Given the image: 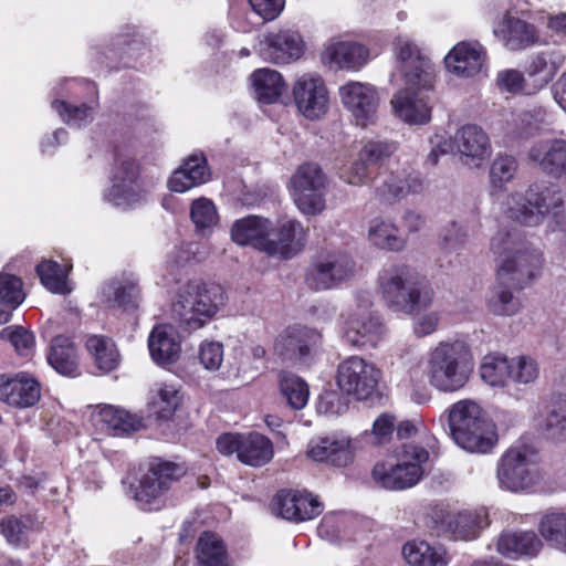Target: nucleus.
I'll list each match as a JSON object with an SVG mask.
<instances>
[{
    "instance_id": "f257e3e1",
    "label": "nucleus",
    "mask_w": 566,
    "mask_h": 566,
    "mask_svg": "<svg viewBox=\"0 0 566 566\" xmlns=\"http://www.w3.org/2000/svg\"><path fill=\"white\" fill-rule=\"evenodd\" d=\"M497 266V279L486 295L488 310L497 316H513L522 307L514 289L535 277L543 264L542 252L516 230L500 229L490 241Z\"/></svg>"
},
{
    "instance_id": "f03ea898",
    "label": "nucleus",
    "mask_w": 566,
    "mask_h": 566,
    "mask_svg": "<svg viewBox=\"0 0 566 566\" xmlns=\"http://www.w3.org/2000/svg\"><path fill=\"white\" fill-rule=\"evenodd\" d=\"M565 200L560 188L549 181H538L528 186L524 193L514 192L507 197V218L527 227H536L552 214L548 227L566 223Z\"/></svg>"
},
{
    "instance_id": "7ed1b4c3",
    "label": "nucleus",
    "mask_w": 566,
    "mask_h": 566,
    "mask_svg": "<svg viewBox=\"0 0 566 566\" xmlns=\"http://www.w3.org/2000/svg\"><path fill=\"white\" fill-rule=\"evenodd\" d=\"M473 363L469 347L460 340L438 343L427 355L424 374L439 392L453 394L470 380Z\"/></svg>"
},
{
    "instance_id": "20e7f679",
    "label": "nucleus",
    "mask_w": 566,
    "mask_h": 566,
    "mask_svg": "<svg viewBox=\"0 0 566 566\" xmlns=\"http://www.w3.org/2000/svg\"><path fill=\"white\" fill-rule=\"evenodd\" d=\"M378 286L386 305L397 313H419L433 302L432 289L405 264L385 266L378 275Z\"/></svg>"
},
{
    "instance_id": "39448f33",
    "label": "nucleus",
    "mask_w": 566,
    "mask_h": 566,
    "mask_svg": "<svg viewBox=\"0 0 566 566\" xmlns=\"http://www.w3.org/2000/svg\"><path fill=\"white\" fill-rule=\"evenodd\" d=\"M449 428L453 441L471 453H488L497 442L495 426L479 403L464 399L449 408Z\"/></svg>"
},
{
    "instance_id": "423d86ee",
    "label": "nucleus",
    "mask_w": 566,
    "mask_h": 566,
    "mask_svg": "<svg viewBox=\"0 0 566 566\" xmlns=\"http://www.w3.org/2000/svg\"><path fill=\"white\" fill-rule=\"evenodd\" d=\"M224 304L221 286L190 281L184 285L172 303V315L187 331L202 328Z\"/></svg>"
},
{
    "instance_id": "0eeeda50",
    "label": "nucleus",
    "mask_w": 566,
    "mask_h": 566,
    "mask_svg": "<svg viewBox=\"0 0 566 566\" xmlns=\"http://www.w3.org/2000/svg\"><path fill=\"white\" fill-rule=\"evenodd\" d=\"M537 450L527 443L517 442L500 458L496 478L502 489L525 491L541 480Z\"/></svg>"
},
{
    "instance_id": "6e6552de",
    "label": "nucleus",
    "mask_w": 566,
    "mask_h": 566,
    "mask_svg": "<svg viewBox=\"0 0 566 566\" xmlns=\"http://www.w3.org/2000/svg\"><path fill=\"white\" fill-rule=\"evenodd\" d=\"M429 459V452L411 443L405 444L401 459L396 462H377L373 469L374 481L390 491H402L417 485L423 476L422 464Z\"/></svg>"
},
{
    "instance_id": "1a4fd4ad",
    "label": "nucleus",
    "mask_w": 566,
    "mask_h": 566,
    "mask_svg": "<svg viewBox=\"0 0 566 566\" xmlns=\"http://www.w3.org/2000/svg\"><path fill=\"white\" fill-rule=\"evenodd\" d=\"M291 193L297 209L305 216H317L326 207V176L316 164L301 165L291 178Z\"/></svg>"
},
{
    "instance_id": "9d476101",
    "label": "nucleus",
    "mask_w": 566,
    "mask_h": 566,
    "mask_svg": "<svg viewBox=\"0 0 566 566\" xmlns=\"http://www.w3.org/2000/svg\"><path fill=\"white\" fill-rule=\"evenodd\" d=\"M182 474L184 469L180 465L155 459L142 475L134 499L143 510L158 509L161 497Z\"/></svg>"
},
{
    "instance_id": "9b49d317",
    "label": "nucleus",
    "mask_w": 566,
    "mask_h": 566,
    "mask_svg": "<svg viewBox=\"0 0 566 566\" xmlns=\"http://www.w3.org/2000/svg\"><path fill=\"white\" fill-rule=\"evenodd\" d=\"M380 377L381 371L373 363L350 356L339 363L336 382L342 392L364 400L376 391Z\"/></svg>"
},
{
    "instance_id": "f8f14e48",
    "label": "nucleus",
    "mask_w": 566,
    "mask_h": 566,
    "mask_svg": "<svg viewBox=\"0 0 566 566\" xmlns=\"http://www.w3.org/2000/svg\"><path fill=\"white\" fill-rule=\"evenodd\" d=\"M144 197L138 164L129 157H116L111 172V187L105 193V199L115 207L127 208Z\"/></svg>"
},
{
    "instance_id": "ddd939ff",
    "label": "nucleus",
    "mask_w": 566,
    "mask_h": 566,
    "mask_svg": "<svg viewBox=\"0 0 566 566\" xmlns=\"http://www.w3.org/2000/svg\"><path fill=\"white\" fill-rule=\"evenodd\" d=\"M394 51L398 70L405 83H417L422 87H432L434 74L432 65L418 44L408 35L400 34L394 40Z\"/></svg>"
},
{
    "instance_id": "4468645a",
    "label": "nucleus",
    "mask_w": 566,
    "mask_h": 566,
    "mask_svg": "<svg viewBox=\"0 0 566 566\" xmlns=\"http://www.w3.org/2000/svg\"><path fill=\"white\" fill-rule=\"evenodd\" d=\"M322 344V334L307 326L286 328L276 339L275 353L294 365H308Z\"/></svg>"
},
{
    "instance_id": "2eb2a0df",
    "label": "nucleus",
    "mask_w": 566,
    "mask_h": 566,
    "mask_svg": "<svg viewBox=\"0 0 566 566\" xmlns=\"http://www.w3.org/2000/svg\"><path fill=\"white\" fill-rule=\"evenodd\" d=\"M432 88L433 86L422 87L417 83H405V86L397 91L390 101L395 116L409 125L422 126L430 123Z\"/></svg>"
},
{
    "instance_id": "dca6fc26",
    "label": "nucleus",
    "mask_w": 566,
    "mask_h": 566,
    "mask_svg": "<svg viewBox=\"0 0 566 566\" xmlns=\"http://www.w3.org/2000/svg\"><path fill=\"white\" fill-rule=\"evenodd\" d=\"M293 97L300 113L307 119H318L329 105L328 90L317 74H303L293 86Z\"/></svg>"
},
{
    "instance_id": "f3484780",
    "label": "nucleus",
    "mask_w": 566,
    "mask_h": 566,
    "mask_svg": "<svg viewBox=\"0 0 566 566\" xmlns=\"http://www.w3.org/2000/svg\"><path fill=\"white\" fill-rule=\"evenodd\" d=\"M259 45L262 59L274 64L295 62L301 59L305 49L301 34L289 29L263 34Z\"/></svg>"
},
{
    "instance_id": "a211bd4d",
    "label": "nucleus",
    "mask_w": 566,
    "mask_h": 566,
    "mask_svg": "<svg viewBox=\"0 0 566 566\" xmlns=\"http://www.w3.org/2000/svg\"><path fill=\"white\" fill-rule=\"evenodd\" d=\"M344 106L352 113L356 124L366 127L375 123L379 105L376 88L361 82H348L339 87Z\"/></svg>"
},
{
    "instance_id": "6ab92c4d",
    "label": "nucleus",
    "mask_w": 566,
    "mask_h": 566,
    "mask_svg": "<svg viewBox=\"0 0 566 566\" xmlns=\"http://www.w3.org/2000/svg\"><path fill=\"white\" fill-rule=\"evenodd\" d=\"M306 455L317 463L345 468L354 461L355 447L348 436L331 434L310 440Z\"/></svg>"
},
{
    "instance_id": "aec40b11",
    "label": "nucleus",
    "mask_w": 566,
    "mask_h": 566,
    "mask_svg": "<svg viewBox=\"0 0 566 566\" xmlns=\"http://www.w3.org/2000/svg\"><path fill=\"white\" fill-rule=\"evenodd\" d=\"M453 144L461 161L469 167L479 168L492 154L489 135L476 124H465L454 134Z\"/></svg>"
},
{
    "instance_id": "412c9836",
    "label": "nucleus",
    "mask_w": 566,
    "mask_h": 566,
    "mask_svg": "<svg viewBox=\"0 0 566 566\" xmlns=\"http://www.w3.org/2000/svg\"><path fill=\"white\" fill-rule=\"evenodd\" d=\"M353 273V260L344 253H333L317 260L306 275V283L316 291L328 290Z\"/></svg>"
},
{
    "instance_id": "4be33fe9",
    "label": "nucleus",
    "mask_w": 566,
    "mask_h": 566,
    "mask_svg": "<svg viewBox=\"0 0 566 566\" xmlns=\"http://www.w3.org/2000/svg\"><path fill=\"white\" fill-rule=\"evenodd\" d=\"M385 334L378 315L358 308L345 322L344 339L354 347H376Z\"/></svg>"
},
{
    "instance_id": "5701e85b",
    "label": "nucleus",
    "mask_w": 566,
    "mask_h": 566,
    "mask_svg": "<svg viewBox=\"0 0 566 566\" xmlns=\"http://www.w3.org/2000/svg\"><path fill=\"white\" fill-rule=\"evenodd\" d=\"M493 34L510 51H522L539 41L535 25L512 15L510 11L494 24Z\"/></svg>"
},
{
    "instance_id": "b1692460",
    "label": "nucleus",
    "mask_w": 566,
    "mask_h": 566,
    "mask_svg": "<svg viewBox=\"0 0 566 566\" xmlns=\"http://www.w3.org/2000/svg\"><path fill=\"white\" fill-rule=\"evenodd\" d=\"M41 398L40 384L32 376L19 373L0 376V401L19 409L31 408Z\"/></svg>"
},
{
    "instance_id": "393cba45",
    "label": "nucleus",
    "mask_w": 566,
    "mask_h": 566,
    "mask_svg": "<svg viewBox=\"0 0 566 566\" xmlns=\"http://www.w3.org/2000/svg\"><path fill=\"white\" fill-rule=\"evenodd\" d=\"M277 514L293 522L315 518L323 511L322 503L307 492L282 490L274 497Z\"/></svg>"
},
{
    "instance_id": "a878e982",
    "label": "nucleus",
    "mask_w": 566,
    "mask_h": 566,
    "mask_svg": "<svg viewBox=\"0 0 566 566\" xmlns=\"http://www.w3.org/2000/svg\"><path fill=\"white\" fill-rule=\"evenodd\" d=\"M96 430L109 436H127L142 429V419L112 405H98L91 413Z\"/></svg>"
},
{
    "instance_id": "bb28decb",
    "label": "nucleus",
    "mask_w": 566,
    "mask_h": 566,
    "mask_svg": "<svg viewBox=\"0 0 566 566\" xmlns=\"http://www.w3.org/2000/svg\"><path fill=\"white\" fill-rule=\"evenodd\" d=\"M448 70L463 77H473L486 65V51L478 41H462L444 59Z\"/></svg>"
},
{
    "instance_id": "cd10ccee",
    "label": "nucleus",
    "mask_w": 566,
    "mask_h": 566,
    "mask_svg": "<svg viewBox=\"0 0 566 566\" xmlns=\"http://www.w3.org/2000/svg\"><path fill=\"white\" fill-rule=\"evenodd\" d=\"M305 229L294 219L282 221L273 226V234L269 237L265 254L280 259H291L297 254L305 244Z\"/></svg>"
},
{
    "instance_id": "c85d7f7f",
    "label": "nucleus",
    "mask_w": 566,
    "mask_h": 566,
    "mask_svg": "<svg viewBox=\"0 0 566 566\" xmlns=\"http://www.w3.org/2000/svg\"><path fill=\"white\" fill-rule=\"evenodd\" d=\"M528 159L543 172L560 178L566 175V140L547 139L528 149Z\"/></svg>"
},
{
    "instance_id": "c756f323",
    "label": "nucleus",
    "mask_w": 566,
    "mask_h": 566,
    "mask_svg": "<svg viewBox=\"0 0 566 566\" xmlns=\"http://www.w3.org/2000/svg\"><path fill=\"white\" fill-rule=\"evenodd\" d=\"M273 234V222L260 216H248L231 227V239L239 245H251L266 252L269 237Z\"/></svg>"
},
{
    "instance_id": "7c9ffc66",
    "label": "nucleus",
    "mask_w": 566,
    "mask_h": 566,
    "mask_svg": "<svg viewBox=\"0 0 566 566\" xmlns=\"http://www.w3.org/2000/svg\"><path fill=\"white\" fill-rule=\"evenodd\" d=\"M138 283L139 280L134 273H123L103 285V302L125 311L136 308L142 296Z\"/></svg>"
},
{
    "instance_id": "2f4dec72",
    "label": "nucleus",
    "mask_w": 566,
    "mask_h": 566,
    "mask_svg": "<svg viewBox=\"0 0 566 566\" xmlns=\"http://www.w3.org/2000/svg\"><path fill=\"white\" fill-rule=\"evenodd\" d=\"M368 54L360 43L338 41L325 48L322 59L331 69L358 70L367 63Z\"/></svg>"
},
{
    "instance_id": "473e14b6",
    "label": "nucleus",
    "mask_w": 566,
    "mask_h": 566,
    "mask_svg": "<svg viewBox=\"0 0 566 566\" xmlns=\"http://www.w3.org/2000/svg\"><path fill=\"white\" fill-rule=\"evenodd\" d=\"M210 179L207 160L202 155H190L184 164L174 171L168 180V187L175 192H185L192 187L202 185Z\"/></svg>"
},
{
    "instance_id": "72a5a7b5",
    "label": "nucleus",
    "mask_w": 566,
    "mask_h": 566,
    "mask_svg": "<svg viewBox=\"0 0 566 566\" xmlns=\"http://www.w3.org/2000/svg\"><path fill=\"white\" fill-rule=\"evenodd\" d=\"M489 525L484 511H463L449 514L443 522L444 531L455 541H471Z\"/></svg>"
},
{
    "instance_id": "f704fd0d",
    "label": "nucleus",
    "mask_w": 566,
    "mask_h": 566,
    "mask_svg": "<svg viewBox=\"0 0 566 566\" xmlns=\"http://www.w3.org/2000/svg\"><path fill=\"white\" fill-rule=\"evenodd\" d=\"M148 348L153 360L158 365L175 363L180 354V343L171 326L157 325L148 337Z\"/></svg>"
},
{
    "instance_id": "c9c22d12",
    "label": "nucleus",
    "mask_w": 566,
    "mask_h": 566,
    "mask_svg": "<svg viewBox=\"0 0 566 566\" xmlns=\"http://www.w3.org/2000/svg\"><path fill=\"white\" fill-rule=\"evenodd\" d=\"M535 426L542 434L554 442L566 440V405L543 403L535 416Z\"/></svg>"
},
{
    "instance_id": "e433bc0d",
    "label": "nucleus",
    "mask_w": 566,
    "mask_h": 566,
    "mask_svg": "<svg viewBox=\"0 0 566 566\" xmlns=\"http://www.w3.org/2000/svg\"><path fill=\"white\" fill-rule=\"evenodd\" d=\"M542 546V541L532 531L504 532L497 541L499 553L513 559L536 556Z\"/></svg>"
},
{
    "instance_id": "4c0bfd02",
    "label": "nucleus",
    "mask_w": 566,
    "mask_h": 566,
    "mask_svg": "<svg viewBox=\"0 0 566 566\" xmlns=\"http://www.w3.org/2000/svg\"><path fill=\"white\" fill-rule=\"evenodd\" d=\"M274 455L272 441L259 433L249 432L242 436L239 461L250 467H262L269 463Z\"/></svg>"
},
{
    "instance_id": "58836bf2",
    "label": "nucleus",
    "mask_w": 566,
    "mask_h": 566,
    "mask_svg": "<svg viewBox=\"0 0 566 566\" xmlns=\"http://www.w3.org/2000/svg\"><path fill=\"white\" fill-rule=\"evenodd\" d=\"M48 361L61 375L74 377L78 374L76 348L69 337L60 335L52 339Z\"/></svg>"
},
{
    "instance_id": "ea45409f",
    "label": "nucleus",
    "mask_w": 566,
    "mask_h": 566,
    "mask_svg": "<svg viewBox=\"0 0 566 566\" xmlns=\"http://www.w3.org/2000/svg\"><path fill=\"white\" fill-rule=\"evenodd\" d=\"M402 555L411 566H447L449 556L441 546L424 541H411L403 545Z\"/></svg>"
},
{
    "instance_id": "a19ab883",
    "label": "nucleus",
    "mask_w": 566,
    "mask_h": 566,
    "mask_svg": "<svg viewBox=\"0 0 566 566\" xmlns=\"http://www.w3.org/2000/svg\"><path fill=\"white\" fill-rule=\"evenodd\" d=\"M196 558L199 566H231L226 544L212 532L200 535L196 546Z\"/></svg>"
},
{
    "instance_id": "79ce46f5",
    "label": "nucleus",
    "mask_w": 566,
    "mask_h": 566,
    "mask_svg": "<svg viewBox=\"0 0 566 566\" xmlns=\"http://www.w3.org/2000/svg\"><path fill=\"white\" fill-rule=\"evenodd\" d=\"M565 57L557 51L539 52L532 55L525 66L530 77L536 78V87L546 85L564 64Z\"/></svg>"
},
{
    "instance_id": "37998d69",
    "label": "nucleus",
    "mask_w": 566,
    "mask_h": 566,
    "mask_svg": "<svg viewBox=\"0 0 566 566\" xmlns=\"http://www.w3.org/2000/svg\"><path fill=\"white\" fill-rule=\"evenodd\" d=\"M368 240L375 247L389 251H401L407 244V238L399 234V228L381 218H375L369 222Z\"/></svg>"
},
{
    "instance_id": "c03bdc74",
    "label": "nucleus",
    "mask_w": 566,
    "mask_h": 566,
    "mask_svg": "<svg viewBox=\"0 0 566 566\" xmlns=\"http://www.w3.org/2000/svg\"><path fill=\"white\" fill-rule=\"evenodd\" d=\"M252 82L258 101L265 104L275 103L285 90L282 75L271 69L254 71Z\"/></svg>"
},
{
    "instance_id": "a18cd8bd",
    "label": "nucleus",
    "mask_w": 566,
    "mask_h": 566,
    "mask_svg": "<svg viewBox=\"0 0 566 566\" xmlns=\"http://www.w3.org/2000/svg\"><path fill=\"white\" fill-rule=\"evenodd\" d=\"M86 348L101 371L109 373L118 367L119 353L111 338L102 335H91L86 339Z\"/></svg>"
},
{
    "instance_id": "49530a36",
    "label": "nucleus",
    "mask_w": 566,
    "mask_h": 566,
    "mask_svg": "<svg viewBox=\"0 0 566 566\" xmlns=\"http://www.w3.org/2000/svg\"><path fill=\"white\" fill-rule=\"evenodd\" d=\"M541 535L555 548L566 553V513L547 511L538 523Z\"/></svg>"
},
{
    "instance_id": "de8ad7c7",
    "label": "nucleus",
    "mask_w": 566,
    "mask_h": 566,
    "mask_svg": "<svg viewBox=\"0 0 566 566\" xmlns=\"http://www.w3.org/2000/svg\"><path fill=\"white\" fill-rule=\"evenodd\" d=\"M510 358L500 354H490L480 366L482 380L496 388H504L510 382Z\"/></svg>"
},
{
    "instance_id": "09e8293b",
    "label": "nucleus",
    "mask_w": 566,
    "mask_h": 566,
    "mask_svg": "<svg viewBox=\"0 0 566 566\" xmlns=\"http://www.w3.org/2000/svg\"><path fill=\"white\" fill-rule=\"evenodd\" d=\"M282 395L289 405L296 410L303 409L310 396L308 386L301 377L289 371H282L279 377Z\"/></svg>"
},
{
    "instance_id": "8fccbe9b",
    "label": "nucleus",
    "mask_w": 566,
    "mask_h": 566,
    "mask_svg": "<svg viewBox=\"0 0 566 566\" xmlns=\"http://www.w3.org/2000/svg\"><path fill=\"white\" fill-rule=\"evenodd\" d=\"M190 219L197 231L202 233L210 231L219 221L216 205L206 197L195 199L190 205Z\"/></svg>"
},
{
    "instance_id": "3c124183",
    "label": "nucleus",
    "mask_w": 566,
    "mask_h": 566,
    "mask_svg": "<svg viewBox=\"0 0 566 566\" xmlns=\"http://www.w3.org/2000/svg\"><path fill=\"white\" fill-rule=\"evenodd\" d=\"M181 402L179 388L174 384L157 385L156 396L151 403L160 419L170 418Z\"/></svg>"
},
{
    "instance_id": "603ef678",
    "label": "nucleus",
    "mask_w": 566,
    "mask_h": 566,
    "mask_svg": "<svg viewBox=\"0 0 566 566\" xmlns=\"http://www.w3.org/2000/svg\"><path fill=\"white\" fill-rule=\"evenodd\" d=\"M51 105L62 120L73 127L86 126L94 118L93 107L86 104L71 105L65 101L56 98Z\"/></svg>"
},
{
    "instance_id": "864d4df0",
    "label": "nucleus",
    "mask_w": 566,
    "mask_h": 566,
    "mask_svg": "<svg viewBox=\"0 0 566 566\" xmlns=\"http://www.w3.org/2000/svg\"><path fill=\"white\" fill-rule=\"evenodd\" d=\"M518 164L513 156L499 154L491 164L489 177L492 188L502 190L517 172Z\"/></svg>"
},
{
    "instance_id": "5fc2aeb1",
    "label": "nucleus",
    "mask_w": 566,
    "mask_h": 566,
    "mask_svg": "<svg viewBox=\"0 0 566 566\" xmlns=\"http://www.w3.org/2000/svg\"><path fill=\"white\" fill-rule=\"evenodd\" d=\"M24 297L21 279L9 273H0V305L11 313Z\"/></svg>"
},
{
    "instance_id": "6e6d98bb",
    "label": "nucleus",
    "mask_w": 566,
    "mask_h": 566,
    "mask_svg": "<svg viewBox=\"0 0 566 566\" xmlns=\"http://www.w3.org/2000/svg\"><path fill=\"white\" fill-rule=\"evenodd\" d=\"M36 273L41 283L53 293H64L66 271L52 260H43L36 265Z\"/></svg>"
},
{
    "instance_id": "4d7b16f0",
    "label": "nucleus",
    "mask_w": 566,
    "mask_h": 566,
    "mask_svg": "<svg viewBox=\"0 0 566 566\" xmlns=\"http://www.w3.org/2000/svg\"><path fill=\"white\" fill-rule=\"evenodd\" d=\"M510 381L518 385H528L534 382L539 375L537 361L525 355L510 358Z\"/></svg>"
},
{
    "instance_id": "13d9d810",
    "label": "nucleus",
    "mask_w": 566,
    "mask_h": 566,
    "mask_svg": "<svg viewBox=\"0 0 566 566\" xmlns=\"http://www.w3.org/2000/svg\"><path fill=\"white\" fill-rule=\"evenodd\" d=\"M376 197L385 203H394L407 197L403 176L399 174L387 175L375 189Z\"/></svg>"
},
{
    "instance_id": "bf43d9fd",
    "label": "nucleus",
    "mask_w": 566,
    "mask_h": 566,
    "mask_svg": "<svg viewBox=\"0 0 566 566\" xmlns=\"http://www.w3.org/2000/svg\"><path fill=\"white\" fill-rule=\"evenodd\" d=\"M397 150V145L388 140H369L363 145L358 155L369 167L380 165Z\"/></svg>"
},
{
    "instance_id": "052dcab7",
    "label": "nucleus",
    "mask_w": 566,
    "mask_h": 566,
    "mask_svg": "<svg viewBox=\"0 0 566 566\" xmlns=\"http://www.w3.org/2000/svg\"><path fill=\"white\" fill-rule=\"evenodd\" d=\"M0 338L9 340L19 355L28 356L34 347V335L22 326H9L0 332Z\"/></svg>"
},
{
    "instance_id": "680f3d73",
    "label": "nucleus",
    "mask_w": 566,
    "mask_h": 566,
    "mask_svg": "<svg viewBox=\"0 0 566 566\" xmlns=\"http://www.w3.org/2000/svg\"><path fill=\"white\" fill-rule=\"evenodd\" d=\"M468 237V231L461 224L450 221L440 230L439 244L446 251H457L465 244Z\"/></svg>"
},
{
    "instance_id": "e2e57ef3",
    "label": "nucleus",
    "mask_w": 566,
    "mask_h": 566,
    "mask_svg": "<svg viewBox=\"0 0 566 566\" xmlns=\"http://www.w3.org/2000/svg\"><path fill=\"white\" fill-rule=\"evenodd\" d=\"M395 429V417L389 413L380 415L373 424L371 431L364 437L375 446H382L390 441Z\"/></svg>"
},
{
    "instance_id": "0e129e2a",
    "label": "nucleus",
    "mask_w": 566,
    "mask_h": 566,
    "mask_svg": "<svg viewBox=\"0 0 566 566\" xmlns=\"http://www.w3.org/2000/svg\"><path fill=\"white\" fill-rule=\"evenodd\" d=\"M199 360L208 370H218L223 361V345L219 342H203L199 350Z\"/></svg>"
},
{
    "instance_id": "69168bd1",
    "label": "nucleus",
    "mask_w": 566,
    "mask_h": 566,
    "mask_svg": "<svg viewBox=\"0 0 566 566\" xmlns=\"http://www.w3.org/2000/svg\"><path fill=\"white\" fill-rule=\"evenodd\" d=\"M369 168L365 160H361V157L357 155L353 163L342 168L340 178L353 186L363 185L369 178Z\"/></svg>"
},
{
    "instance_id": "338daca9",
    "label": "nucleus",
    "mask_w": 566,
    "mask_h": 566,
    "mask_svg": "<svg viewBox=\"0 0 566 566\" xmlns=\"http://www.w3.org/2000/svg\"><path fill=\"white\" fill-rule=\"evenodd\" d=\"M30 520L28 517L18 518L15 516L4 517L0 522V530L6 539L11 544H18L22 541Z\"/></svg>"
},
{
    "instance_id": "774afa93",
    "label": "nucleus",
    "mask_w": 566,
    "mask_h": 566,
    "mask_svg": "<svg viewBox=\"0 0 566 566\" xmlns=\"http://www.w3.org/2000/svg\"><path fill=\"white\" fill-rule=\"evenodd\" d=\"M500 88L511 93L523 92L530 94L531 92L525 87V80L523 73L517 70H503L499 72L496 77Z\"/></svg>"
}]
</instances>
